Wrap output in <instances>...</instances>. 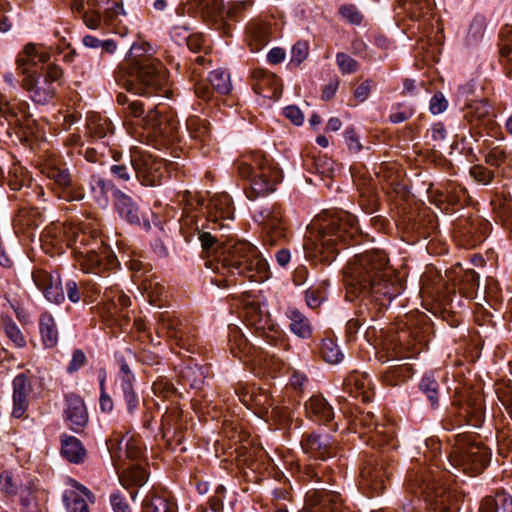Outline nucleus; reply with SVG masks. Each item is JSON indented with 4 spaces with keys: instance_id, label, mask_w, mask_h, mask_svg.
Returning a JSON list of instances; mask_svg holds the SVG:
<instances>
[{
    "instance_id": "nucleus-29",
    "label": "nucleus",
    "mask_w": 512,
    "mask_h": 512,
    "mask_svg": "<svg viewBox=\"0 0 512 512\" xmlns=\"http://www.w3.org/2000/svg\"><path fill=\"white\" fill-rule=\"evenodd\" d=\"M50 58V52L44 47H37L32 43L27 44L16 60L17 70H19L22 75L32 74L34 73L32 67L38 64L48 65Z\"/></svg>"
},
{
    "instance_id": "nucleus-20",
    "label": "nucleus",
    "mask_w": 512,
    "mask_h": 512,
    "mask_svg": "<svg viewBox=\"0 0 512 512\" xmlns=\"http://www.w3.org/2000/svg\"><path fill=\"white\" fill-rule=\"evenodd\" d=\"M342 507L339 492L317 487L306 494L305 504L299 512H342Z\"/></svg>"
},
{
    "instance_id": "nucleus-13",
    "label": "nucleus",
    "mask_w": 512,
    "mask_h": 512,
    "mask_svg": "<svg viewBox=\"0 0 512 512\" xmlns=\"http://www.w3.org/2000/svg\"><path fill=\"white\" fill-rule=\"evenodd\" d=\"M355 429H363L359 431L360 436H366L365 440L367 444H370L373 448H383L385 446L392 445L394 437V428L391 424L385 422H379L375 419V415L370 411L358 412L352 421Z\"/></svg>"
},
{
    "instance_id": "nucleus-39",
    "label": "nucleus",
    "mask_w": 512,
    "mask_h": 512,
    "mask_svg": "<svg viewBox=\"0 0 512 512\" xmlns=\"http://www.w3.org/2000/svg\"><path fill=\"white\" fill-rule=\"evenodd\" d=\"M414 374L410 364H400L389 367L382 373V382L389 387H396L406 383Z\"/></svg>"
},
{
    "instance_id": "nucleus-56",
    "label": "nucleus",
    "mask_w": 512,
    "mask_h": 512,
    "mask_svg": "<svg viewBox=\"0 0 512 512\" xmlns=\"http://www.w3.org/2000/svg\"><path fill=\"white\" fill-rule=\"evenodd\" d=\"M494 213L503 221L512 217V199L509 196L496 194L491 199Z\"/></svg>"
},
{
    "instance_id": "nucleus-52",
    "label": "nucleus",
    "mask_w": 512,
    "mask_h": 512,
    "mask_svg": "<svg viewBox=\"0 0 512 512\" xmlns=\"http://www.w3.org/2000/svg\"><path fill=\"white\" fill-rule=\"evenodd\" d=\"M142 512H176V506L165 496L151 494L143 501Z\"/></svg>"
},
{
    "instance_id": "nucleus-54",
    "label": "nucleus",
    "mask_w": 512,
    "mask_h": 512,
    "mask_svg": "<svg viewBox=\"0 0 512 512\" xmlns=\"http://www.w3.org/2000/svg\"><path fill=\"white\" fill-rule=\"evenodd\" d=\"M321 358L328 364L335 365L344 359V354L337 343L330 338H325L320 344Z\"/></svg>"
},
{
    "instance_id": "nucleus-49",
    "label": "nucleus",
    "mask_w": 512,
    "mask_h": 512,
    "mask_svg": "<svg viewBox=\"0 0 512 512\" xmlns=\"http://www.w3.org/2000/svg\"><path fill=\"white\" fill-rule=\"evenodd\" d=\"M115 357L120 368V385L132 384L135 380V376L130 368V362L135 360V354L131 350L125 349L124 352L116 353Z\"/></svg>"
},
{
    "instance_id": "nucleus-41",
    "label": "nucleus",
    "mask_w": 512,
    "mask_h": 512,
    "mask_svg": "<svg viewBox=\"0 0 512 512\" xmlns=\"http://www.w3.org/2000/svg\"><path fill=\"white\" fill-rule=\"evenodd\" d=\"M61 454L71 463H82L86 457V450L81 441L74 436H63L61 439Z\"/></svg>"
},
{
    "instance_id": "nucleus-3",
    "label": "nucleus",
    "mask_w": 512,
    "mask_h": 512,
    "mask_svg": "<svg viewBox=\"0 0 512 512\" xmlns=\"http://www.w3.org/2000/svg\"><path fill=\"white\" fill-rule=\"evenodd\" d=\"M205 265L219 276L211 278V283L226 288L235 283V276H241L253 282H264L270 277L268 262L256 246L246 241L228 244L217 253L215 262L206 261Z\"/></svg>"
},
{
    "instance_id": "nucleus-58",
    "label": "nucleus",
    "mask_w": 512,
    "mask_h": 512,
    "mask_svg": "<svg viewBox=\"0 0 512 512\" xmlns=\"http://www.w3.org/2000/svg\"><path fill=\"white\" fill-rule=\"evenodd\" d=\"M18 219L30 227L37 228L45 222V215L44 211L37 207L21 208Z\"/></svg>"
},
{
    "instance_id": "nucleus-61",
    "label": "nucleus",
    "mask_w": 512,
    "mask_h": 512,
    "mask_svg": "<svg viewBox=\"0 0 512 512\" xmlns=\"http://www.w3.org/2000/svg\"><path fill=\"white\" fill-rule=\"evenodd\" d=\"M120 388L123 393V399H124L128 413L130 415L135 414V412L139 408L140 399L134 389L133 383L120 385Z\"/></svg>"
},
{
    "instance_id": "nucleus-43",
    "label": "nucleus",
    "mask_w": 512,
    "mask_h": 512,
    "mask_svg": "<svg viewBox=\"0 0 512 512\" xmlns=\"http://www.w3.org/2000/svg\"><path fill=\"white\" fill-rule=\"evenodd\" d=\"M147 479L146 469L139 464L132 465L119 474V481L125 489L141 487L147 482Z\"/></svg>"
},
{
    "instance_id": "nucleus-23",
    "label": "nucleus",
    "mask_w": 512,
    "mask_h": 512,
    "mask_svg": "<svg viewBox=\"0 0 512 512\" xmlns=\"http://www.w3.org/2000/svg\"><path fill=\"white\" fill-rule=\"evenodd\" d=\"M229 349L234 357L245 363L260 364L268 354L252 345L237 327L230 330Z\"/></svg>"
},
{
    "instance_id": "nucleus-8",
    "label": "nucleus",
    "mask_w": 512,
    "mask_h": 512,
    "mask_svg": "<svg viewBox=\"0 0 512 512\" xmlns=\"http://www.w3.org/2000/svg\"><path fill=\"white\" fill-rule=\"evenodd\" d=\"M390 448H395V445L368 455L360 469L362 485L376 495L386 489V483L395 471V460L390 454Z\"/></svg>"
},
{
    "instance_id": "nucleus-30",
    "label": "nucleus",
    "mask_w": 512,
    "mask_h": 512,
    "mask_svg": "<svg viewBox=\"0 0 512 512\" xmlns=\"http://www.w3.org/2000/svg\"><path fill=\"white\" fill-rule=\"evenodd\" d=\"M75 490L63 494V502L68 512H89L87 500L94 502L93 493L74 479L69 480Z\"/></svg>"
},
{
    "instance_id": "nucleus-12",
    "label": "nucleus",
    "mask_w": 512,
    "mask_h": 512,
    "mask_svg": "<svg viewBox=\"0 0 512 512\" xmlns=\"http://www.w3.org/2000/svg\"><path fill=\"white\" fill-rule=\"evenodd\" d=\"M90 236L84 232H79L59 222H52L41 234L43 246L53 250L54 253L61 254L68 247H75L77 244L87 245Z\"/></svg>"
},
{
    "instance_id": "nucleus-17",
    "label": "nucleus",
    "mask_w": 512,
    "mask_h": 512,
    "mask_svg": "<svg viewBox=\"0 0 512 512\" xmlns=\"http://www.w3.org/2000/svg\"><path fill=\"white\" fill-rule=\"evenodd\" d=\"M253 218L262 227L265 232V241L270 245L286 238L287 224L280 204L275 203L256 211Z\"/></svg>"
},
{
    "instance_id": "nucleus-59",
    "label": "nucleus",
    "mask_w": 512,
    "mask_h": 512,
    "mask_svg": "<svg viewBox=\"0 0 512 512\" xmlns=\"http://www.w3.org/2000/svg\"><path fill=\"white\" fill-rule=\"evenodd\" d=\"M179 417L180 412L177 409L167 411L162 416L161 431L164 439L169 440L171 434H176V427L180 425Z\"/></svg>"
},
{
    "instance_id": "nucleus-57",
    "label": "nucleus",
    "mask_w": 512,
    "mask_h": 512,
    "mask_svg": "<svg viewBox=\"0 0 512 512\" xmlns=\"http://www.w3.org/2000/svg\"><path fill=\"white\" fill-rule=\"evenodd\" d=\"M104 298H106L109 302L112 303L116 312L120 314L121 317L126 318L127 315L122 314L123 310L131 305V299L129 296L125 295L122 291L118 289H106L104 292Z\"/></svg>"
},
{
    "instance_id": "nucleus-62",
    "label": "nucleus",
    "mask_w": 512,
    "mask_h": 512,
    "mask_svg": "<svg viewBox=\"0 0 512 512\" xmlns=\"http://www.w3.org/2000/svg\"><path fill=\"white\" fill-rule=\"evenodd\" d=\"M27 170L14 163L13 167L8 172L7 184L13 191H18L24 186V180L26 178Z\"/></svg>"
},
{
    "instance_id": "nucleus-48",
    "label": "nucleus",
    "mask_w": 512,
    "mask_h": 512,
    "mask_svg": "<svg viewBox=\"0 0 512 512\" xmlns=\"http://www.w3.org/2000/svg\"><path fill=\"white\" fill-rule=\"evenodd\" d=\"M456 287L463 297L472 299L479 288V275L471 269L464 271Z\"/></svg>"
},
{
    "instance_id": "nucleus-47",
    "label": "nucleus",
    "mask_w": 512,
    "mask_h": 512,
    "mask_svg": "<svg viewBox=\"0 0 512 512\" xmlns=\"http://www.w3.org/2000/svg\"><path fill=\"white\" fill-rule=\"evenodd\" d=\"M39 487L34 480H28L20 489L21 506L29 511L34 512L39 506Z\"/></svg>"
},
{
    "instance_id": "nucleus-31",
    "label": "nucleus",
    "mask_w": 512,
    "mask_h": 512,
    "mask_svg": "<svg viewBox=\"0 0 512 512\" xmlns=\"http://www.w3.org/2000/svg\"><path fill=\"white\" fill-rule=\"evenodd\" d=\"M343 389L353 398H361L364 403L370 402L373 396L371 380L366 373L353 371L343 382Z\"/></svg>"
},
{
    "instance_id": "nucleus-36",
    "label": "nucleus",
    "mask_w": 512,
    "mask_h": 512,
    "mask_svg": "<svg viewBox=\"0 0 512 512\" xmlns=\"http://www.w3.org/2000/svg\"><path fill=\"white\" fill-rule=\"evenodd\" d=\"M305 412L308 418L318 423H328L334 418L333 408L320 395L310 397L305 403Z\"/></svg>"
},
{
    "instance_id": "nucleus-4",
    "label": "nucleus",
    "mask_w": 512,
    "mask_h": 512,
    "mask_svg": "<svg viewBox=\"0 0 512 512\" xmlns=\"http://www.w3.org/2000/svg\"><path fill=\"white\" fill-rule=\"evenodd\" d=\"M117 81L127 91L152 96L165 87L167 72L161 61L152 56L151 45L143 41L131 46Z\"/></svg>"
},
{
    "instance_id": "nucleus-27",
    "label": "nucleus",
    "mask_w": 512,
    "mask_h": 512,
    "mask_svg": "<svg viewBox=\"0 0 512 512\" xmlns=\"http://www.w3.org/2000/svg\"><path fill=\"white\" fill-rule=\"evenodd\" d=\"M13 406L11 415L14 418H22L28 407H29V397L32 392V383L29 377L24 374H18L13 382Z\"/></svg>"
},
{
    "instance_id": "nucleus-1",
    "label": "nucleus",
    "mask_w": 512,
    "mask_h": 512,
    "mask_svg": "<svg viewBox=\"0 0 512 512\" xmlns=\"http://www.w3.org/2000/svg\"><path fill=\"white\" fill-rule=\"evenodd\" d=\"M346 299H360L358 317L346 324V336L352 340L367 318L379 319L392 300L403 291L401 280L389 266L386 253L379 249L355 255L345 266Z\"/></svg>"
},
{
    "instance_id": "nucleus-53",
    "label": "nucleus",
    "mask_w": 512,
    "mask_h": 512,
    "mask_svg": "<svg viewBox=\"0 0 512 512\" xmlns=\"http://www.w3.org/2000/svg\"><path fill=\"white\" fill-rule=\"evenodd\" d=\"M209 83L214 92L219 95H228L232 91L230 74L223 69H216L209 74Z\"/></svg>"
},
{
    "instance_id": "nucleus-19",
    "label": "nucleus",
    "mask_w": 512,
    "mask_h": 512,
    "mask_svg": "<svg viewBox=\"0 0 512 512\" xmlns=\"http://www.w3.org/2000/svg\"><path fill=\"white\" fill-rule=\"evenodd\" d=\"M252 0H202V15L214 24L225 18L235 20L242 11L252 5Z\"/></svg>"
},
{
    "instance_id": "nucleus-6",
    "label": "nucleus",
    "mask_w": 512,
    "mask_h": 512,
    "mask_svg": "<svg viewBox=\"0 0 512 512\" xmlns=\"http://www.w3.org/2000/svg\"><path fill=\"white\" fill-rule=\"evenodd\" d=\"M491 460V451L475 441V436L459 433L449 454V462L455 469L475 476L483 472Z\"/></svg>"
},
{
    "instance_id": "nucleus-40",
    "label": "nucleus",
    "mask_w": 512,
    "mask_h": 512,
    "mask_svg": "<svg viewBox=\"0 0 512 512\" xmlns=\"http://www.w3.org/2000/svg\"><path fill=\"white\" fill-rule=\"evenodd\" d=\"M39 331L45 348H53L58 343L59 333L53 316L43 312L39 317Z\"/></svg>"
},
{
    "instance_id": "nucleus-55",
    "label": "nucleus",
    "mask_w": 512,
    "mask_h": 512,
    "mask_svg": "<svg viewBox=\"0 0 512 512\" xmlns=\"http://www.w3.org/2000/svg\"><path fill=\"white\" fill-rule=\"evenodd\" d=\"M87 129L92 138L102 139L111 131V123L107 118L92 115L88 118Z\"/></svg>"
},
{
    "instance_id": "nucleus-5",
    "label": "nucleus",
    "mask_w": 512,
    "mask_h": 512,
    "mask_svg": "<svg viewBox=\"0 0 512 512\" xmlns=\"http://www.w3.org/2000/svg\"><path fill=\"white\" fill-rule=\"evenodd\" d=\"M239 177L249 179L250 184L245 188L249 200L265 197L276 190L282 180V172L262 151H253L243 156L235 163Z\"/></svg>"
},
{
    "instance_id": "nucleus-34",
    "label": "nucleus",
    "mask_w": 512,
    "mask_h": 512,
    "mask_svg": "<svg viewBox=\"0 0 512 512\" xmlns=\"http://www.w3.org/2000/svg\"><path fill=\"white\" fill-rule=\"evenodd\" d=\"M115 185L98 174H92L88 180V192L91 199L100 207L105 208L109 204V193L115 191Z\"/></svg>"
},
{
    "instance_id": "nucleus-10",
    "label": "nucleus",
    "mask_w": 512,
    "mask_h": 512,
    "mask_svg": "<svg viewBox=\"0 0 512 512\" xmlns=\"http://www.w3.org/2000/svg\"><path fill=\"white\" fill-rule=\"evenodd\" d=\"M63 76L62 69L56 64H48L44 72L35 76L28 74L22 81V87L30 93V98L37 104L49 103L56 94Z\"/></svg>"
},
{
    "instance_id": "nucleus-2",
    "label": "nucleus",
    "mask_w": 512,
    "mask_h": 512,
    "mask_svg": "<svg viewBox=\"0 0 512 512\" xmlns=\"http://www.w3.org/2000/svg\"><path fill=\"white\" fill-rule=\"evenodd\" d=\"M360 238L355 216L346 211L324 212L308 226L303 248L308 256L331 262L340 249L359 243Z\"/></svg>"
},
{
    "instance_id": "nucleus-25",
    "label": "nucleus",
    "mask_w": 512,
    "mask_h": 512,
    "mask_svg": "<svg viewBox=\"0 0 512 512\" xmlns=\"http://www.w3.org/2000/svg\"><path fill=\"white\" fill-rule=\"evenodd\" d=\"M65 402L64 415L67 425L72 431L81 433L89 421L84 400L79 395L71 393L66 396Z\"/></svg>"
},
{
    "instance_id": "nucleus-28",
    "label": "nucleus",
    "mask_w": 512,
    "mask_h": 512,
    "mask_svg": "<svg viewBox=\"0 0 512 512\" xmlns=\"http://www.w3.org/2000/svg\"><path fill=\"white\" fill-rule=\"evenodd\" d=\"M389 346H393L397 358H412L420 353L422 341L418 332L402 329L391 339Z\"/></svg>"
},
{
    "instance_id": "nucleus-35",
    "label": "nucleus",
    "mask_w": 512,
    "mask_h": 512,
    "mask_svg": "<svg viewBox=\"0 0 512 512\" xmlns=\"http://www.w3.org/2000/svg\"><path fill=\"white\" fill-rule=\"evenodd\" d=\"M465 119L472 127L489 128L493 125L490 105L486 100L476 101L467 105Z\"/></svg>"
},
{
    "instance_id": "nucleus-64",
    "label": "nucleus",
    "mask_w": 512,
    "mask_h": 512,
    "mask_svg": "<svg viewBox=\"0 0 512 512\" xmlns=\"http://www.w3.org/2000/svg\"><path fill=\"white\" fill-rule=\"evenodd\" d=\"M143 289L147 293L149 302L156 304L162 300V296L165 293V287L154 280L145 279L143 281Z\"/></svg>"
},
{
    "instance_id": "nucleus-15",
    "label": "nucleus",
    "mask_w": 512,
    "mask_h": 512,
    "mask_svg": "<svg viewBox=\"0 0 512 512\" xmlns=\"http://www.w3.org/2000/svg\"><path fill=\"white\" fill-rule=\"evenodd\" d=\"M0 114L6 119L9 125L18 128L25 137L34 135L37 132V121L29 111V104L17 98L6 99L0 97Z\"/></svg>"
},
{
    "instance_id": "nucleus-26",
    "label": "nucleus",
    "mask_w": 512,
    "mask_h": 512,
    "mask_svg": "<svg viewBox=\"0 0 512 512\" xmlns=\"http://www.w3.org/2000/svg\"><path fill=\"white\" fill-rule=\"evenodd\" d=\"M251 76L254 81L252 89L256 94L269 99L280 97L282 84L276 74L264 69H254Z\"/></svg>"
},
{
    "instance_id": "nucleus-51",
    "label": "nucleus",
    "mask_w": 512,
    "mask_h": 512,
    "mask_svg": "<svg viewBox=\"0 0 512 512\" xmlns=\"http://www.w3.org/2000/svg\"><path fill=\"white\" fill-rule=\"evenodd\" d=\"M2 329L15 348L23 349L27 346L26 337L11 317L2 318Z\"/></svg>"
},
{
    "instance_id": "nucleus-32",
    "label": "nucleus",
    "mask_w": 512,
    "mask_h": 512,
    "mask_svg": "<svg viewBox=\"0 0 512 512\" xmlns=\"http://www.w3.org/2000/svg\"><path fill=\"white\" fill-rule=\"evenodd\" d=\"M271 35L270 23L262 20H253L246 27L245 40L252 52H258L270 42Z\"/></svg>"
},
{
    "instance_id": "nucleus-42",
    "label": "nucleus",
    "mask_w": 512,
    "mask_h": 512,
    "mask_svg": "<svg viewBox=\"0 0 512 512\" xmlns=\"http://www.w3.org/2000/svg\"><path fill=\"white\" fill-rule=\"evenodd\" d=\"M480 512H512V496L506 492L487 496L481 502Z\"/></svg>"
},
{
    "instance_id": "nucleus-63",
    "label": "nucleus",
    "mask_w": 512,
    "mask_h": 512,
    "mask_svg": "<svg viewBox=\"0 0 512 512\" xmlns=\"http://www.w3.org/2000/svg\"><path fill=\"white\" fill-rule=\"evenodd\" d=\"M113 159L117 162L110 167L111 174L118 180L127 182L131 179V169L125 163H119L122 154L120 152H115L112 155Z\"/></svg>"
},
{
    "instance_id": "nucleus-18",
    "label": "nucleus",
    "mask_w": 512,
    "mask_h": 512,
    "mask_svg": "<svg viewBox=\"0 0 512 512\" xmlns=\"http://www.w3.org/2000/svg\"><path fill=\"white\" fill-rule=\"evenodd\" d=\"M77 244L74 247L75 259L84 273L103 275L106 271L118 266L117 257L108 250L97 252L95 249H82Z\"/></svg>"
},
{
    "instance_id": "nucleus-14",
    "label": "nucleus",
    "mask_w": 512,
    "mask_h": 512,
    "mask_svg": "<svg viewBox=\"0 0 512 512\" xmlns=\"http://www.w3.org/2000/svg\"><path fill=\"white\" fill-rule=\"evenodd\" d=\"M38 168L40 173L53 181L57 186L67 190L65 199L68 201H81L85 197L82 188H74L73 179L67 165L57 156H48Z\"/></svg>"
},
{
    "instance_id": "nucleus-46",
    "label": "nucleus",
    "mask_w": 512,
    "mask_h": 512,
    "mask_svg": "<svg viewBox=\"0 0 512 512\" xmlns=\"http://www.w3.org/2000/svg\"><path fill=\"white\" fill-rule=\"evenodd\" d=\"M65 289L67 297L72 303H78L81 300L82 295L86 292L90 297L99 295L100 293L96 284H90L88 282L78 284L74 280H68L65 284Z\"/></svg>"
},
{
    "instance_id": "nucleus-44",
    "label": "nucleus",
    "mask_w": 512,
    "mask_h": 512,
    "mask_svg": "<svg viewBox=\"0 0 512 512\" xmlns=\"http://www.w3.org/2000/svg\"><path fill=\"white\" fill-rule=\"evenodd\" d=\"M187 130L192 139L206 144L211 140L209 122L198 116H190L186 121Z\"/></svg>"
},
{
    "instance_id": "nucleus-7",
    "label": "nucleus",
    "mask_w": 512,
    "mask_h": 512,
    "mask_svg": "<svg viewBox=\"0 0 512 512\" xmlns=\"http://www.w3.org/2000/svg\"><path fill=\"white\" fill-rule=\"evenodd\" d=\"M452 417L443 421L444 428L453 429L455 425L462 427L467 424L480 427L485 418L484 399L480 392L472 389H463L456 393L451 407Z\"/></svg>"
},
{
    "instance_id": "nucleus-21",
    "label": "nucleus",
    "mask_w": 512,
    "mask_h": 512,
    "mask_svg": "<svg viewBox=\"0 0 512 512\" xmlns=\"http://www.w3.org/2000/svg\"><path fill=\"white\" fill-rule=\"evenodd\" d=\"M165 107L157 106L150 109L145 116L140 120L145 129L155 136L172 138L178 129V121L174 115L166 113Z\"/></svg>"
},
{
    "instance_id": "nucleus-16",
    "label": "nucleus",
    "mask_w": 512,
    "mask_h": 512,
    "mask_svg": "<svg viewBox=\"0 0 512 512\" xmlns=\"http://www.w3.org/2000/svg\"><path fill=\"white\" fill-rule=\"evenodd\" d=\"M156 331L159 336H165L174 341L177 346L185 349H189L196 339L193 325L168 312L160 314Z\"/></svg>"
},
{
    "instance_id": "nucleus-45",
    "label": "nucleus",
    "mask_w": 512,
    "mask_h": 512,
    "mask_svg": "<svg viewBox=\"0 0 512 512\" xmlns=\"http://www.w3.org/2000/svg\"><path fill=\"white\" fill-rule=\"evenodd\" d=\"M419 389L428 399L431 408H438L440 401V383L434 374H425L419 383Z\"/></svg>"
},
{
    "instance_id": "nucleus-11",
    "label": "nucleus",
    "mask_w": 512,
    "mask_h": 512,
    "mask_svg": "<svg viewBox=\"0 0 512 512\" xmlns=\"http://www.w3.org/2000/svg\"><path fill=\"white\" fill-rule=\"evenodd\" d=\"M129 163L142 185L154 187L161 184L166 172V165L162 159L146 150L134 147L130 151Z\"/></svg>"
},
{
    "instance_id": "nucleus-38",
    "label": "nucleus",
    "mask_w": 512,
    "mask_h": 512,
    "mask_svg": "<svg viewBox=\"0 0 512 512\" xmlns=\"http://www.w3.org/2000/svg\"><path fill=\"white\" fill-rule=\"evenodd\" d=\"M289 319V328L296 336L307 339L312 335V326L309 319L296 307H288L285 311Z\"/></svg>"
},
{
    "instance_id": "nucleus-60",
    "label": "nucleus",
    "mask_w": 512,
    "mask_h": 512,
    "mask_svg": "<svg viewBox=\"0 0 512 512\" xmlns=\"http://www.w3.org/2000/svg\"><path fill=\"white\" fill-rule=\"evenodd\" d=\"M42 292L49 302L60 304L64 301L65 296L61 285V278L58 273H56V277H54V281L51 285L47 286Z\"/></svg>"
},
{
    "instance_id": "nucleus-22",
    "label": "nucleus",
    "mask_w": 512,
    "mask_h": 512,
    "mask_svg": "<svg viewBox=\"0 0 512 512\" xmlns=\"http://www.w3.org/2000/svg\"><path fill=\"white\" fill-rule=\"evenodd\" d=\"M301 447L307 455L315 460H326L334 457L337 452V443L330 435L315 432L302 436Z\"/></svg>"
},
{
    "instance_id": "nucleus-24",
    "label": "nucleus",
    "mask_w": 512,
    "mask_h": 512,
    "mask_svg": "<svg viewBox=\"0 0 512 512\" xmlns=\"http://www.w3.org/2000/svg\"><path fill=\"white\" fill-rule=\"evenodd\" d=\"M233 213L234 208L228 194L223 193L213 196L208 205L207 228L212 230L226 228V225L220 221L231 220Z\"/></svg>"
},
{
    "instance_id": "nucleus-50",
    "label": "nucleus",
    "mask_w": 512,
    "mask_h": 512,
    "mask_svg": "<svg viewBox=\"0 0 512 512\" xmlns=\"http://www.w3.org/2000/svg\"><path fill=\"white\" fill-rule=\"evenodd\" d=\"M252 400L254 403L253 407L258 409V412L262 415L268 414L270 409L272 416L282 413L280 408L275 406V400L267 390L257 388L256 394Z\"/></svg>"
},
{
    "instance_id": "nucleus-37",
    "label": "nucleus",
    "mask_w": 512,
    "mask_h": 512,
    "mask_svg": "<svg viewBox=\"0 0 512 512\" xmlns=\"http://www.w3.org/2000/svg\"><path fill=\"white\" fill-rule=\"evenodd\" d=\"M114 207L119 215L131 224L140 223V210L136 202L119 189H115Z\"/></svg>"
},
{
    "instance_id": "nucleus-9",
    "label": "nucleus",
    "mask_w": 512,
    "mask_h": 512,
    "mask_svg": "<svg viewBox=\"0 0 512 512\" xmlns=\"http://www.w3.org/2000/svg\"><path fill=\"white\" fill-rule=\"evenodd\" d=\"M73 10L81 14L84 24L89 29H100L102 26L110 32L124 37L129 29L126 24V12L123 5L119 2H113L111 7L104 10L103 18L100 9L86 10L84 3H74Z\"/></svg>"
},
{
    "instance_id": "nucleus-33",
    "label": "nucleus",
    "mask_w": 512,
    "mask_h": 512,
    "mask_svg": "<svg viewBox=\"0 0 512 512\" xmlns=\"http://www.w3.org/2000/svg\"><path fill=\"white\" fill-rule=\"evenodd\" d=\"M397 15L404 14L413 21L426 19L434 10V0H397Z\"/></svg>"
}]
</instances>
